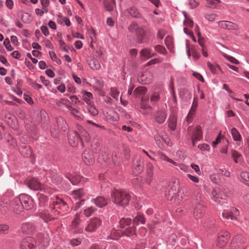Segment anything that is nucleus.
<instances>
[{
	"label": "nucleus",
	"instance_id": "nucleus-1",
	"mask_svg": "<svg viewBox=\"0 0 249 249\" xmlns=\"http://www.w3.org/2000/svg\"><path fill=\"white\" fill-rule=\"evenodd\" d=\"M53 205V209H51V213H49V210L48 209L45 210H42V212L39 214V217L42 218L45 222H48L52 219L57 218L56 215L57 213H59L57 212V209H62V211H67L68 206L67 203L64 201L62 199L57 197H56L55 200L52 202Z\"/></svg>",
	"mask_w": 249,
	"mask_h": 249
},
{
	"label": "nucleus",
	"instance_id": "nucleus-2",
	"mask_svg": "<svg viewBox=\"0 0 249 249\" xmlns=\"http://www.w3.org/2000/svg\"><path fill=\"white\" fill-rule=\"evenodd\" d=\"M79 140H81L82 143L84 141L88 142L90 141V137L89 133L82 126L77 124L76 130L70 135L69 141L71 145L75 147L78 144Z\"/></svg>",
	"mask_w": 249,
	"mask_h": 249
},
{
	"label": "nucleus",
	"instance_id": "nucleus-3",
	"mask_svg": "<svg viewBox=\"0 0 249 249\" xmlns=\"http://www.w3.org/2000/svg\"><path fill=\"white\" fill-rule=\"evenodd\" d=\"M111 197L112 201L115 204L121 206H126L131 198L130 194L126 191L117 190L112 191Z\"/></svg>",
	"mask_w": 249,
	"mask_h": 249
},
{
	"label": "nucleus",
	"instance_id": "nucleus-4",
	"mask_svg": "<svg viewBox=\"0 0 249 249\" xmlns=\"http://www.w3.org/2000/svg\"><path fill=\"white\" fill-rule=\"evenodd\" d=\"M27 185L28 187L34 190H40L47 193H51L53 190L50 188L41 184L35 178H32L29 179L27 182Z\"/></svg>",
	"mask_w": 249,
	"mask_h": 249
},
{
	"label": "nucleus",
	"instance_id": "nucleus-5",
	"mask_svg": "<svg viewBox=\"0 0 249 249\" xmlns=\"http://www.w3.org/2000/svg\"><path fill=\"white\" fill-rule=\"evenodd\" d=\"M194 196H196V199L198 201L197 204L196 205L194 209V216L196 220L200 219L204 214V206L200 202V197L199 195V191L196 192V194H193Z\"/></svg>",
	"mask_w": 249,
	"mask_h": 249
},
{
	"label": "nucleus",
	"instance_id": "nucleus-6",
	"mask_svg": "<svg viewBox=\"0 0 249 249\" xmlns=\"http://www.w3.org/2000/svg\"><path fill=\"white\" fill-rule=\"evenodd\" d=\"M232 245H235L236 249H247L246 239L240 235L235 236L232 241Z\"/></svg>",
	"mask_w": 249,
	"mask_h": 249
},
{
	"label": "nucleus",
	"instance_id": "nucleus-7",
	"mask_svg": "<svg viewBox=\"0 0 249 249\" xmlns=\"http://www.w3.org/2000/svg\"><path fill=\"white\" fill-rule=\"evenodd\" d=\"M36 242L32 237H27L23 239L20 244V249H34L35 248Z\"/></svg>",
	"mask_w": 249,
	"mask_h": 249
},
{
	"label": "nucleus",
	"instance_id": "nucleus-8",
	"mask_svg": "<svg viewBox=\"0 0 249 249\" xmlns=\"http://www.w3.org/2000/svg\"><path fill=\"white\" fill-rule=\"evenodd\" d=\"M101 220L98 218H94L90 220L89 224L85 228V231L88 232H93L96 231L101 225Z\"/></svg>",
	"mask_w": 249,
	"mask_h": 249
},
{
	"label": "nucleus",
	"instance_id": "nucleus-9",
	"mask_svg": "<svg viewBox=\"0 0 249 249\" xmlns=\"http://www.w3.org/2000/svg\"><path fill=\"white\" fill-rule=\"evenodd\" d=\"M238 214V210L234 207H231L228 210H225L222 213V216L223 217L227 219H231L232 220H236V216Z\"/></svg>",
	"mask_w": 249,
	"mask_h": 249
},
{
	"label": "nucleus",
	"instance_id": "nucleus-10",
	"mask_svg": "<svg viewBox=\"0 0 249 249\" xmlns=\"http://www.w3.org/2000/svg\"><path fill=\"white\" fill-rule=\"evenodd\" d=\"M10 207L16 213H19L23 211V206L19 197H15L12 201L10 203Z\"/></svg>",
	"mask_w": 249,
	"mask_h": 249
},
{
	"label": "nucleus",
	"instance_id": "nucleus-11",
	"mask_svg": "<svg viewBox=\"0 0 249 249\" xmlns=\"http://www.w3.org/2000/svg\"><path fill=\"white\" fill-rule=\"evenodd\" d=\"M167 115V114L165 109H160L155 112L154 118L157 123L161 124L165 122Z\"/></svg>",
	"mask_w": 249,
	"mask_h": 249
},
{
	"label": "nucleus",
	"instance_id": "nucleus-12",
	"mask_svg": "<svg viewBox=\"0 0 249 249\" xmlns=\"http://www.w3.org/2000/svg\"><path fill=\"white\" fill-rule=\"evenodd\" d=\"M22 203L23 208L26 210L30 209L33 206V201L32 198L27 195L21 194L18 196Z\"/></svg>",
	"mask_w": 249,
	"mask_h": 249
},
{
	"label": "nucleus",
	"instance_id": "nucleus-13",
	"mask_svg": "<svg viewBox=\"0 0 249 249\" xmlns=\"http://www.w3.org/2000/svg\"><path fill=\"white\" fill-rule=\"evenodd\" d=\"M143 161L140 156H137L134 159L133 163V168L136 174L140 173L143 170Z\"/></svg>",
	"mask_w": 249,
	"mask_h": 249
},
{
	"label": "nucleus",
	"instance_id": "nucleus-14",
	"mask_svg": "<svg viewBox=\"0 0 249 249\" xmlns=\"http://www.w3.org/2000/svg\"><path fill=\"white\" fill-rule=\"evenodd\" d=\"M230 235L227 231H222L219 234L217 245L220 248L223 247L228 242Z\"/></svg>",
	"mask_w": 249,
	"mask_h": 249
},
{
	"label": "nucleus",
	"instance_id": "nucleus-15",
	"mask_svg": "<svg viewBox=\"0 0 249 249\" xmlns=\"http://www.w3.org/2000/svg\"><path fill=\"white\" fill-rule=\"evenodd\" d=\"M153 79V75L150 71H145L138 78V81L143 84H148L150 83Z\"/></svg>",
	"mask_w": 249,
	"mask_h": 249
},
{
	"label": "nucleus",
	"instance_id": "nucleus-16",
	"mask_svg": "<svg viewBox=\"0 0 249 249\" xmlns=\"http://www.w3.org/2000/svg\"><path fill=\"white\" fill-rule=\"evenodd\" d=\"M202 137V131L201 127L200 125H197L195 128L192 136V142L193 146L195 145V142L196 141H200Z\"/></svg>",
	"mask_w": 249,
	"mask_h": 249
},
{
	"label": "nucleus",
	"instance_id": "nucleus-17",
	"mask_svg": "<svg viewBox=\"0 0 249 249\" xmlns=\"http://www.w3.org/2000/svg\"><path fill=\"white\" fill-rule=\"evenodd\" d=\"M226 196V193L222 191L213 190L211 193V198L215 202H220V199H224Z\"/></svg>",
	"mask_w": 249,
	"mask_h": 249
},
{
	"label": "nucleus",
	"instance_id": "nucleus-18",
	"mask_svg": "<svg viewBox=\"0 0 249 249\" xmlns=\"http://www.w3.org/2000/svg\"><path fill=\"white\" fill-rule=\"evenodd\" d=\"M166 136L165 132L161 130H157V134L154 135V139L157 144L160 145L162 142H166Z\"/></svg>",
	"mask_w": 249,
	"mask_h": 249
},
{
	"label": "nucleus",
	"instance_id": "nucleus-19",
	"mask_svg": "<svg viewBox=\"0 0 249 249\" xmlns=\"http://www.w3.org/2000/svg\"><path fill=\"white\" fill-rule=\"evenodd\" d=\"M218 25L222 28L228 30L237 29V25L236 24L228 21H220L218 22Z\"/></svg>",
	"mask_w": 249,
	"mask_h": 249
},
{
	"label": "nucleus",
	"instance_id": "nucleus-20",
	"mask_svg": "<svg viewBox=\"0 0 249 249\" xmlns=\"http://www.w3.org/2000/svg\"><path fill=\"white\" fill-rule=\"evenodd\" d=\"M154 166L151 163H148L146 165V182L150 184L152 180L153 176Z\"/></svg>",
	"mask_w": 249,
	"mask_h": 249
},
{
	"label": "nucleus",
	"instance_id": "nucleus-21",
	"mask_svg": "<svg viewBox=\"0 0 249 249\" xmlns=\"http://www.w3.org/2000/svg\"><path fill=\"white\" fill-rule=\"evenodd\" d=\"M83 159L87 164L91 165L94 162L93 155L88 151H85L83 154Z\"/></svg>",
	"mask_w": 249,
	"mask_h": 249
},
{
	"label": "nucleus",
	"instance_id": "nucleus-22",
	"mask_svg": "<svg viewBox=\"0 0 249 249\" xmlns=\"http://www.w3.org/2000/svg\"><path fill=\"white\" fill-rule=\"evenodd\" d=\"M48 198H47L46 197H39V205L41 207H42V209H40L39 211H40L39 215L40 214V213L42 212V210H45L46 209L47 210L48 209L49 210V213H51V209L50 207H48V205L49 204L48 202Z\"/></svg>",
	"mask_w": 249,
	"mask_h": 249
},
{
	"label": "nucleus",
	"instance_id": "nucleus-23",
	"mask_svg": "<svg viewBox=\"0 0 249 249\" xmlns=\"http://www.w3.org/2000/svg\"><path fill=\"white\" fill-rule=\"evenodd\" d=\"M197 107V99L195 98L194 99L193 103L192 104L191 108L190 109V110L186 117V121L188 122H189L193 118V117L195 114V112L196 109Z\"/></svg>",
	"mask_w": 249,
	"mask_h": 249
},
{
	"label": "nucleus",
	"instance_id": "nucleus-24",
	"mask_svg": "<svg viewBox=\"0 0 249 249\" xmlns=\"http://www.w3.org/2000/svg\"><path fill=\"white\" fill-rule=\"evenodd\" d=\"M92 201L96 205V206L102 208L105 206L107 204V199L103 196H98L92 200Z\"/></svg>",
	"mask_w": 249,
	"mask_h": 249
},
{
	"label": "nucleus",
	"instance_id": "nucleus-25",
	"mask_svg": "<svg viewBox=\"0 0 249 249\" xmlns=\"http://www.w3.org/2000/svg\"><path fill=\"white\" fill-rule=\"evenodd\" d=\"M35 230V226L31 223H25L22 225L21 230L23 233L30 234Z\"/></svg>",
	"mask_w": 249,
	"mask_h": 249
},
{
	"label": "nucleus",
	"instance_id": "nucleus-26",
	"mask_svg": "<svg viewBox=\"0 0 249 249\" xmlns=\"http://www.w3.org/2000/svg\"><path fill=\"white\" fill-rule=\"evenodd\" d=\"M111 155L107 151H102L99 156V159L106 162H109Z\"/></svg>",
	"mask_w": 249,
	"mask_h": 249
},
{
	"label": "nucleus",
	"instance_id": "nucleus-27",
	"mask_svg": "<svg viewBox=\"0 0 249 249\" xmlns=\"http://www.w3.org/2000/svg\"><path fill=\"white\" fill-rule=\"evenodd\" d=\"M145 218L143 214L141 213H137L133 219V224L134 225H138L140 223L143 224L145 223Z\"/></svg>",
	"mask_w": 249,
	"mask_h": 249
},
{
	"label": "nucleus",
	"instance_id": "nucleus-28",
	"mask_svg": "<svg viewBox=\"0 0 249 249\" xmlns=\"http://www.w3.org/2000/svg\"><path fill=\"white\" fill-rule=\"evenodd\" d=\"M177 118L174 115H172L169 118L168 126L172 130H175L177 126Z\"/></svg>",
	"mask_w": 249,
	"mask_h": 249
},
{
	"label": "nucleus",
	"instance_id": "nucleus-29",
	"mask_svg": "<svg viewBox=\"0 0 249 249\" xmlns=\"http://www.w3.org/2000/svg\"><path fill=\"white\" fill-rule=\"evenodd\" d=\"M85 195V192L82 189L77 190H74L71 194V196L75 200L80 199L82 197Z\"/></svg>",
	"mask_w": 249,
	"mask_h": 249
},
{
	"label": "nucleus",
	"instance_id": "nucleus-30",
	"mask_svg": "<svg viewBox=\"0 0 249 249\" xmlns=\"http://www.w3.org/2000/svg\"><path fill=\"white\" fill-rule=\"evenodd\" d=\"M115 5V0H105L104 1L105 7L107 11L112 10Z\"/></svg>",
	"mask_w": 249,
	"mask_h": 249
},
{
	"label": "nucleus",
	"instance_id": "nucleus-31",
	"mask_svg": "<svg viewBox=\"0 0 249 249\" xmlns=\"http://www.w3.org/2000/svg\"><path fill=\"white\" fill-rule=\"evenodd\" d=\"M231 133L234 141L236 142L241 141L242 139L241 136L239 131L235 128L233 127L231 128Z\"/></svg>",
	"mask_w": 249,
	"mask_h": 249
},
{
	"label": "nucleus",
	"instance_id": "nucleus-32",
	"mask_svg": "<svg viewBox=\"0 0 249 249\" xmlns=\"http://www.w3.org/2000/svg\"><path fill=\"white\" fill-rule=\"evenodd\" d=\"M19 151L24 156H30L32 153L30 147L27 145L21 146L19 149Z\"/></svg>",
	"mask_w": 249,
	"mask_h": 249
},
{
	"label": "nucleus",
	"instance_id": "nucleus-33",
	"mask_svg": "<svg viewBox=\"0 0 249 249\" xmlns=\"http://www.w3.org/2000/svg\"><path fill=\"white\" fill-rule=\"evenodd\" d=\"M148 98H142L140 107L142 109L146 110L148 109H151V107L148 104Z\"/></svg>",
	"mask_w": 249,
	"mask_h": 249
},
{
	"label": "nucleus",
	"instance_id": "nucleus-34",
	"mask_svg": "<svg viewBox=\"0 0 249 249\" xmlns=\"http://www.w3.org/2000/svg\"><path fill=\"white\" fill-rule=\"evenodd\" d=\"M124 235V231L112 230L110 233V238L117 240L120 237Z\"/></svg>",
	"mask_w": 249,
	"mask_h": 249
},
{
	"label": "nucleus",
	"instance_id": "nucleus-35",
	"mask_svg": "<svg viewBox=\"0 0 249 249\" xmlns=\"http://www.w3.org/2000/svg\"><path fill=\"white\" fill-rule=\"evenodd\" d=\"M207 67L209 68L213 73H217V70H219L222 73H223V71L221 70L220 67L218 65L215 66L212 64L210 62H208Z\"/></svg>",
	"mask_w": 249,
	"mask_h": 249
},
{
	"label": "nucleus",
	"instance_id": "nucleus-36",
	"mask_svg": "<svg viewBox=\"0 0 249 249\" xmlns=\"http://www.w3.org/2000/svg\"><path fill=\"white\" fill-rule=\"evenodd\" d=\"M141 55L146 58H149L155 55V53H151L150 50L147 48L142 49L140 52Z\"/></svg>",
	"mask_w": 249,
	"mask_h": 249
},
{
	"label": "nucleus",
	"instance_id": "nucleus-37",
	"mask_svg": "<svg viewBox=\"0 0 249 249\" xmlns=\"http://www.w3.org/2000/svg\"><path fill=\"white\" fill-rule=\"evenodd\" d=\"M185 19L184 21V25L185 27L192 28L193 26V20L189 18L185 12H183Z\"/></svg>",
	"mask_w": 249,
	"mask_h": 249
},
{
	"label": "nucleus",
	"instance_id": "nucleus-38",
	"mask_svg": "<svg viewBox=\"0 0 249 249\" xmlns=\"http://www.w3.org/2000/svg\"><path fill=\"white\" fill-rule=\"evenodd\" d=\"M91 69L93 70H98L100 68L101 65L99 61L96 59H92L89 63Z\"/></svg>",
	"mask_w": 249,
	"mask_h": 249
},
{
	"label": "nucleus",
	"instance_id": "nucleus-39",
	"mask_svg": "<svg viewBox=\"0 0 249 249\" xmlns=\"http://www.w3.org/2000/svg\"><path fill=\"white\" fill-rule=\"evenodd\" d=\"M131 223V219L130 218H122L120 221V227L124 228L125 226L129 225Z\"/></svg>",
	"mask_w": 249,
	"mask_h": 249
},
{
	"label": "nucleus",
	"instance_id": "nucleus-40",
	"mask_svg": "<svg viewBox=\"0 0 249 249\" xmlns=\"http://www.w3.org/2000/svg\"><path fill=\"white\" fill-rule=\"evenodd\" d=\"M128 13L133 17L138 18L140 15V13L137 9L135 7H132L128 10Z\"/></svg>",
	"mask_w": 249,
	"mask_h": 249
},
{
	"label": "nucleus",
	"instance_id": "nucleus-41",
	"mask_svg": "<svg viewBox=\"0 0 249 249\" xmlns=\"http://www.w3.org/2000/svg\"><path fill=\"white\" fill-rule=\"evenodd\" d=\"M80 222V215L79 214L77 213L75 215V218L74 220L72 221L71 224V229H76Z\"/></svg>",
	"mask_w": 249,
	"mask_h": 249
},
{
	"label": "nucleus",
	"instance_id": "nucleus-42",
	"mask_svg": "<svg viewBox=\"0 0 249 249\" xmlns=\"http://www.w3.org/2000/svg\"><path fill=\"white\" fill-rule=\"evenodd\" d=\"M146 91L147 89L145 87H139L134 90V93L137 95H142L144 94L146 92Z\"/></svg>",
	"mask_w": 249,
	"mask_h": 249
},
{
	"label": "nucleus",
	"instance_id": "nucleus-43",
	"mask_svg": "<svg viewBox=\"0 0 249 249\" xmlns=\"http://www.w3.org/2000/svg\"><path fill=\"white\" fill-rule=\"evenodd\" d=\"M177 238L176 235L174 234L171 235L167 241V245L171 246H174L176 241Z\"/></svg>",
	"mask_w": 249,
	"mask_h": 249
},
{
	"label": "nucleus",
	"instance_id": "nucleus-44",
	"mask_svg": "<svg viewBox=\"0 0 249 249\" xmlns=\"http://www.w3.org/2000/svg\"><path fill=\"white\" fill-rule=\"evenodd\" d=\"M58 106H65L68 109H71L72 107L70 105V101L67 99H62L58 104Z\"/></svg>",
	"mask_w": 249,
	"mask_h": 249
},
{
	"label": "nucleus",
	"instance_id": "nucleus-45",
	"mask_svg": "<svg viewBox=\"0 0 249 249\" xmlns=\"http://www.w3.org/2000/svg\"><path fill=\"white\" fill-rule=\"evenodd\" d=\"M69 180L73 184H76L77 183L80 182L81 181V178L79 176L78 177H73L72 176L70 175L68 177Z\"/></svg>",
	"mask_w": 249,
	"mask_h": 249
},
{
	"label": "nucleus",
	"instance_id": "nucleus-46",
	"mask_svg": "<svg viewBox=\"0 0 249 249\" xmlns=\"http://www.w3.org/2000/svg\"><path fill=\"white\" fill-rule=\"evenodd\" d=\"M165 43L166 45L167 48L172 51L173 49V43H172V39L171 37L168 36L166 37L165 39Z\"/></svg>",
	"mask_w": 249,
	"mask_h": 249
},
{
	"label": "nucleus",
	"instance_id": "nucleus-47",
	"mask_svg": "<svg viewBox=\"0 0 249 249\" xmlns=\"http://www.w3.org/2000/svg\"><path fill=\"white\" fill-rule=\"evenodd\" d=\"M135 229H136L134 227L127 228L125 231H124V234L128 236H130L135 234Z\"/></svg>",
	"mask_w": 249,
	"mask_h": 249
},
{
	"label": "nucleus",
	"instance_id": "nucleus-48",
	"mask_svg": "<svg viewBox=\"0 0 249 249\" xmlns=\"http://www.w3.org/2000/svg\"><path fill=\"white\" fill-rule=\"evenodd\" d=\"M231 156L235 162H238V159L242 157L241 154L235 150H231Z\"/></svg>",
	"mask_w": 249,
	"mask_h": 249
},
{
	"label": "nucleus",
	"instance_id": "nucleus-49",
	"mask_svg": "<svg viewBox=\"0 0 249 249\" xmlns=\"http://www.w3.org/2000/svg\"><path fill=\"white\" fill-rule=\"evenodd\" d=\"M223 56L232 63L236 65L239 64V61L232 56H229L228 54L224 53L223 54Z\"/></svg>",
	"mask_w": 249,
	"mask_h": 249
},
{
	"label": "nucleus",
	"instance_id": "nucleus-50",
	"mask_svg": "<svg viewBox=\"0 0 249 249\" xmlns=\"http://www.w3.org/2000/svg\"><path fill=\"white\" fill-rule=\"evenodd\" d=\"M119 91L115 88H111L110 89V95L114 99L117 100L119 97Z\"/></svg>",
	"mask_w": 249,
	"mask_h": 249
},
{
	"label": "nucleus",
	"instance_id": "nucleus-51",
	"mask_svg": "<svg viewBox=\"0 0 249 249\" xmlns=\"http://www.w3.org/2000/svg\"><path fill=\"white\" fill-rule=\"evenodd\" d=\"M160 99V95L158 92L153 93L151 97H150V101L153 104L157 102Z\"/></svg>",
	"mask_w": 249,
	"mask_h": 249
},
{
	"label": "nucleus",
	"instance_id": "nucleus-52",
	"mask_svg": "<svg viewBox=\"0 0 249 249\" xmlns=\"http://www.w3.org/2000/svg\"><path fill=\"white\" fill-rule=\"evenodd\" d=\"M155 50L157 52L162 54H165L167 52L165 48L160 45H157L155 46Z\"/></svg>",
	"mask_w": 249,
	"mask_h": 249
},
{
	"label": "nucleus",
	"instance_id": "nucleus-53",
	"mask_svg": "<svg viewBox=\"0 0 249 249\" xmlns=\"http://www.w3.org/2000/svg\"><path fill=\"white\" fill-rule=\"evenodd\" d=\"M139 25L135 22H132L128 27V30L131 33H136Z\"/></svg>",
	"mask_w": 249,
	"mask_h": 249
},
{
	"label": "nucleus",
	"instance_id": "nucleus-54",
	"mask_svg": "<svg viewBox=\"0 0 249 249\" xmlns=\"http://www.w3.org/2000/svg\"><path fill=\"white\" fill-rule=\"evenodd\" d=\"M160 159L162 160L166 161H168L169 162H170V163L173 164L175 165H177V162H175L172 160L169 159L168 157H167L164 154H161L160 156Z\"/></svg>",
	"mask_w": 249,
	"mask_h": 249
},
{
	"label": "nucleus",
	"instance_id": "nucleus-55",
	"mask_svg": "<svg viewBox=\"0 0 249 249\" xmlns=\"http://www.w3.org/2000/svg\"><path fill=\"white\" fill-rule=\"evenodd\" d=\"M95 211V209L92 207H89L85 209L84 211V213L87 217L90 216Z\"/></svg>",
	"mask_w": 249,
	"mask_h": 249
},
{
	"label": "nucleus",
	"instance_id": "nucleus-56",
	"mask_svg": "<svg viewBox=\"0 0 249 249\" xmlns=\"http://www.w3.org/2000/svg\"><path fill=\"white\" fill-rule=\"evenodd\" d=\"M49 54L51 57V58L53 60L55 61L58 64H61V61L60 59H58L54 52H50Z\"/></svg>",
	"mask_w": 249,
	"mask_h": 249
},
{
	"label": "nucleus",
	"instance_id": "nucleus-57",
	"mask_svg": "<svg viewBox=\"0 0 249 249\" xmlns=\"http://www.w3.org/2000/svg\"><path fill=\"white\" fill-rule=\"evenodd\" d=\"M3 45L8 51H11L14 49V48L11 46L10 40L8 38L4 40Z\"/></svg>",
	"mask_w": 249,
	"mask_h": 249
},
{
	"label": "nucleus",
	"instance_id": "nucleus-58",
	"mask_svg": "<svg viewBox=\"0 0 249 249\" xmlns=\"http://www.w3.org/2000/svg\"><path fill=\"white\" fill-rule=\"evenodd\" d=\"M8 230V226L4 224L0 225V233L6 234Z\"/></svg>",
	"mask_w": 249,
	"mask_h": 249
},
{
	"label": "nucleus",
	"instance_id": "nucleus-59",
	"mask_svg": "<svg viewBox=\"0 0 249 249\" xmlns=\"http://www.w3.org/2000/svg\"><path fill=\"white\" fill-rule=\"evenodd\" d=\"M145 29L144 27L138 26V28L135 33L138 36H142L145 34Z\"/></svg>",
	"mask_w": 249,
	"mask_h": 249
},
{
	"label": "nucleus",
	"instance_id": "nucleus-60",
	"mask_svg": "<svg viewBox=\"0 0 249 249\" xmlns=\"http://www.w3.org/2000/svg\"><path fill=\"white\" fill-rule=\"evenodd\" d=\"M241 178L245 181H249V173L247 172H243L241 173Z\"/></svg>",
	"mask_w": 249,
	"mask_h": 249
},
{
	"label": "nucleus",
	"instance_id": "nucleus-61",
	"mask_svg": "<svg viewBox=\"0 0 249 249\" xmlns=\"http://www.w3.org/2000/svg\"><path fill=\"white\" fill-rule=\"evenodd\" d=\"M112 160L115 165H118L121 162V159L116 154L114 156L111 155Z\"/></svg>",
	"mask_w": 249,
	"mask_h": 249
},
{
	"label": "nucleus",
	"instance_id": "nucleus-62",
	"mask_svg": "<svg viewBox=\"0 0 249 249\" xmlns=\"http://www.w3.org/2000/svg\"><path fill=\"white\" fill-rule=\"evenodd\" d=\"M205 18L210 21H213L215 20L216 15L214 14H207L205 16Z\"/></svg>",
	"mask_w": 249,
	"mask_h": 249
},
{
	"label": "nucleus",
	"instance_id": "nucleus-63",
	"mask_svg": "<svg viewBox=\"0 0 249 249\" xmlns=\"http://www.w3.org/2000/svg\"><path fill=\"white\" fill-rule=\"evenodd\" d=\"M198 147L202 151H209L210 149V146L206 143L200 144L198 146Z\"/></svg>",
	"mask_w": 249,
	"mask_h": 249
},
{
	"label": "nucleus",
	"instance_id": "nucleus-64",
	"mask_svg": "<svg viewBox=\"0 0 249 249\" xmlns=\"http://www.w3.org/2000/svg\"><path fill=\"white\" fill-rule=\"evenodd\" d=\"M161 61H162L161 60H160V59L155 58V59H152L150 61H149L147 63L146 65L147 66H150V65H153V64H155L160 63V62H161Z\"/></svg>",
	"mask_w": 249,
	"mask_h": 249
}]
</instances>
